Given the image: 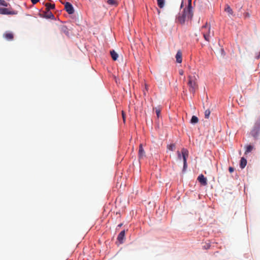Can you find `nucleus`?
Segmentation results:
<instances>
[{"label":"nucleus","mask_w":260,"mask_h":260,"mask_svg":"<svg viewBox=\"0 0 260 260\" xmlns=\"http://www.w3.org/2000/svg\"><path fill=\"white\" fill-rule=\"evenodd\" d=\"M201 31L205 40L209 42L211 35L213 36L214 34L213 31H211V25L206 22V24L202 27Z\"/></svg>","instance_id":"nucleus-1"},{"label":"nucleus","mask_w":260,"mask_h":260,"mask_svg":"<svg viewBox=\"0 0 260 260\" xmlns=\"http://www.w3.org/2000/svg\"><path fill=\"white\" fill-rule=\"evenodd\" d=\"M188 86H189V91L194 93L198 89V86L197 82V79L194 76H188Z\"/></svg>","instance_id":"nucleus-2"},{"label":"nucleus","mask_w":260,"mask_h":260,"mask_svg":"<svg viewBox=\"0 0 260 260\" xmlns=\"http://www.w3.org/2000/svg\"><path fill=\"white\" fill-rule=\"evenodd\" d=\"M183 17L190 19L193 16V12L192 11L191 4L190 2L188 4V7L184 9L183 11Z\"/></svg>","instance_id":"nucleus-3"},{"label":"nucleus","mask_w":260,"mask_h":260,"mask_svg":"<svg viewBox=\"0 0 260 260\" xmlns=\"http://www.w3.org/2000/svg\"><path fill=\"white\" fill-rule=\"evenodd\" d=\"M260 131V122H256L251 132V135L256 139L259 135Z\"/></svg>","instance_id":"nucleus-4"},{"label":"nucleus","mask_w":260,"mask_h":260,"mask_svg":"<svg viewBox=\"0 0 260 260\" xmlns=\"http://www.w3.org/2000/svg\"><path fill=\"white\" fill-rule=\"evenodd\" d=\"M182 156L183 159V170L187 167V158L188 156V151L186 149L183 148L181 150Z\"/></svg>","instance_id":"nucleus-5"},{"label":"nucleus","mask_w":260,"mask_h":260,"mask_svg":"<svg viewBox=\"0 0 260 260\" xmlns=\"http://www.w3.org/2000/svg\"><path fill=\"white\" fill-rule=\"evenodd\" d=\"M0 14L2 15H16L17 12L14 10H10L6 8H0Z\"/></svg>","instance_id":"nucleus-6"},{"label":"nucleus","mask_w":260,"mask_h":260,"mask_svg":"<svg viewBox=\"0 0 260 260\" xmlns=\"http://www.w3.org/2000/svg\"><path fill=\"white\" fill-rule=\"evenodd\" d=\"M64 9L69 14H72L74 13V9L73 6L69 2L65 3Z\"/></svg>","instance_id":"nucleus-7"},{"label":"nucleus","mask_w":260,"mask_h":260,"mask_svg":"<svg viewBox=\"0 0 260 260\" xmlns=\"http://www.w3.org/2000/svg\"><path fill=\"white\" fill-rule=\"evenodd\" d=\"M198 180L203 186L207 185V179L203 174H201L198 177Z\"/></svg>","instance_id":"nucleus-8"},{"label":"nucleus","mask_w":260,"mask_h":260,"mask_svg":"<svg viewBox=\"0 0 260 260\" xmlns=\"http://www.w3.org/2000/svg\"><path fill=\"white\" fill-rule=\"evenodd\" d=\"M125 230L122 231L118 235L117 237V240L118 241L122 243L123 242V240L124 239L125 237Z\"/></svg>","instance_id":"nucleus-9"},{"label":"nucleus","mask_w":260,"mask_h":260,"mask_svg":"<svg viewBox=\"0 0 260 260\" xmlns=\"http://www.w3.org/2000/svg\"><path fill=\"white\" fill-rule=\"evenodd\" d=\"M4 37L9 41H11L13 39L14 36L13 33L7 31L3 35Z\"/></svg>","instance_id":"nucleus-10"},{"label":"nucleus","mask_w":260,"mask_h":260,"mask_svg":"<svg viewBox=\"0 0 260 260\" xmlns=\"http://www.w3.org/2000/svg\"><path fill=\"white\" fill-rule=\"evenodd\" d=\"M224 11L228 13V15L230 17L234 15V12L229 5H225Z\"/></svg>","instance_id":"nucleus-11"},{"label":"nucleus","mask_w":260,"mask_h":260,"mask_svg":"<svg viewBox=\"0 0 260 260\" xmlns=\"http://www.w3.org/2000/svg\"><path fill=\"white\" fill-rule=\"evenodd\" d=\"M43 15L44 17L47 18L54 19V18L53 14L49 10H46L45 12H44Z\"/></svg>","instance_id":"nucleus-12"},{"label":"nucleus","mask_w":260,"mask_h":260,"mask_svg":"<svg viewBox=\"0 0 260 260\" xmlns=\"http://www.w3.org/2000/svg\"><path fill=\"white\" fill-rule=\"evenodd\" d=\"M60 31L61 33H63L67 36L69 35V31L66 26L62 25L60 27Z\"/></svg>","instance_id":"nucleus-13"},{"label":"nucleus","mask_w":260,"mask_h":260,"mask_svg":"<svg viewBox=\"0 0 260 260\" xmlns=\"http://www.w3.org/2000/svg\"><path fill=\"white\" fill-rule=\"evenodd\" d=\"M139 155L140 158H142L145 156V151L143 148V145L142 144L139 145Z\"/></svg>","instance_id":"nucleus-14"},{"label":"nucleus","mask_w":260,"mask_h":260,"mask_svg":"<svg viewBox=\"0 0 260 260\" xmlns=\"http://www.w3.org/2000/svg\"><path fill=\"white\" fill-rule=\"evenodd\" d=\"M176 61L178 63H181L182 62V53L181 51H178L176 55Z\"/></svg>","instance_id":"nucleus-15"},{"label":"nucleus","mask_w":260,"mask_h":260,"mask_svg":"<svg viewBox=\"0 0 260 260\" xmlns=\"http://www.w3.org/2000/svg\"><path fill=\"white\" fill-rule=\"evenodd\" d=\"M247 164V160L244 157H242L240 160V166L241 169H243L245 167Z\"/></svg>","instance_id":"nucleus-16"},{"label":"nucleus","mask_w":260,"mask_h":260,"mask_svg":"<svg viewBox=\"0 0 260 260\" xmlns=\"http://www.w3.org/2000/svg\"><path fill=\"white\" fill-rule=\"evenodd\" d=\"M45 7H46V10H50L51 9H54L55 8V5L51 4L50 3H46L45 4Z\"/></svg>","instance_id":"nucleus-17"},{"label":"nucleus","mask_w":260,"mask_h":260,"mask_svg":"<svg viewBox=\"0 0 260 260\" xmlns=\"http://www.w3.org/2000/svg\"><path fill=\"white\" fill-rule=\"evenodd\" d=\"M110 54L113 60H116L118 57V54L114 50L111 51Z\"/></svg>","instance_id":"nucleus-18"},{"label":"nucleus","mask_w":260,"mask_h":260,"mask_svg":"<svg viewBox=\"0 0 260 260\" xmlns=\"http://www.w3.org/2000/svg\"><path fill=\"white\" fill-rule=\"evenodd\" d=\"M246 150L245 152V154H247V153L250 152L252 149H253V146L252 145H247L246 147Z\"/></svg>","instance_id":"nucleus-19"},{"label":"nucleus","mask_w":260,"mask_h":260,"mask_svg":"<svg viewBox=\"0 0 260 260\" xmlns=\"http://www.w3.org/2000/svg\"><path fill=\"white\" fill-rule=\"evenodd\" d=\"M199 121L198 118L196 116H192L190 120V122L192 124H196Z\"/></svg>","instance_id":"nucleus-20"},{"label":"nucleus","mask_w":260,"mask_h":260,"mask_svg":"<svg viewBox=\"0 0 260 260\" xmlns=\"http://www.w3.org/2000/svg\"><path fill=\"white\" fill-rule=\"evenodd\" d=\"M158 6L160 8H162L165 5V0H157Z\"/></svg>","instance_id":"nucleus-21"},{"label":"nucleus","mask_w":260,"mask_h":260,"mask_svg":"<svg viewBox=\"0 0 260 260\" xmlns=\"http://www.w3.org/2000/svg\"><path fill=\"white\" fill-rule=\"evenodd\" d=\"M175 144H171L170 145H168L167 149L171 151H174L175 149Z\"/></svg>","instance_id":"nucleus-22"},{"label":"nucleus","mask_w":260,"mask_h":260,"mask_svg":"<svg viewBox=\"0 0 260 260\" xmlns=\"http://www.w3.org/2000/svg\"><path fill=\"white\" fill-rule=\"evenodd\" d=\"M0 6L7 7L9 6V4L4 0H0Z\"/></svg>","instance_id":"nucleus-23"},{"label":"nucleus","mask_w":260,"mask_h":260,"mask_svg":"<svg viewBox=\"0 0 260 260\" xmlns=\"http://www.w3.org/2000/svg\"><path fill=\"white\" fill-rule=\"evenodd\" d=\"M107 3L110 5H117L116 1L115 0H108Z\"/></svg>","instance_id":"nucleus-24"},{"label":"nucleus","mask_w":260,"mask_h":260,"mask_svg":"<svg viewBox=\"0 0 260 260\" xmlns=\"http://www.w3.org/2000/svg\"><path fill=\"white\" fill-rule=\"evenodd\" d=\"M210 111L209 110H206L205 112V117L206 118H209L210 115Z\"/></svg>","instance_id":"nucleus-25"},{"label":"nucleus","mask_w":260,"mask_h":260,"mask_svg":"<svg viewBox=\"0 0 260 260\" xmlns=\"http://www.w3.org/2000/svg\"><path fill=\"white\" fill-rule=\"evenodd\" d=\"M186 18L185 17H183V15H182V16L179 17L178 18V20L181 23H183L185 21V19Z\"/></svg>","instance_id":"nucleus-26"},{"label":"nucleus","mask_w":260,"mask_h":260,"mask_svg":"<svg viewBox=\"0 0 260 260\" xmlns=\"http://www.w3.org/2000/svg\"><path fill=\"white\" fill-rule=\"evenodd\" d=\"M160 109L159 108H156L155 112L157 115V117H159V115L160 114Z\"/></svg>","instance_id":"nucleus-27"},{"label":"nucleus","mask_w":260,"mask_h":260,"mask_svg":"<svg viewBox=\"0 0 260 260\" xmlns=\"http://www.w3.org/2000/svg\"><path fill=\"white\" fill-rule=\"evenodd\" d=\"M177 153L178 155V158L181 159L182 154H181L180 152L179 151L177 152Z\"/></svg>","instance_id":"nucleus-28"},{"label":"nucleus","mask_w":260,"mask_h":260,"mask_svg":"<svg viewBox=\"0 0 260 260\" xmlns=\"http://www.w3.org/2000/svg\"><path fill=\"white\" fill-rule=\"evenodd\" d=\"M39 2V0H31V2L33 4H37Z\"/></svg>","instance_id":"nucleus-29"},{"label":"nucleus","mask_w":260,"mask_h":260,"mask_svg":"<svg viewBox=\"0 0 260 260\" xmlns=\"http://www.w3.org/2000/svg\"><path fill=\"white\" fill-rule=\"evenodd\" d=\"M244 17H245V18L249 17H250V14H249V13H247V12L245 13L244 14Z\"/></svg>","instance_id":"nucleus-30"},{"label":"nucleus","mask_w":260,"mask_h":260,"mask_svg":"<svg viewBox=\"0 0 260 260\" xmlns=\"http://www.w3.org/2000/svg\"><path fill=\"white\" fill-rule=\"evenodd\" d=\"M229 170L230 173H232L234 172V169L233 167H230Z\"/></svg>","instance_id":"nucleus-31"},{"label":"nucleus","mask_w":260,"mask_h":260,"mask_svg":"<svg viewBox=\"0 0 260 260\" xmlns=\"http://www.w3.org/2000/svg\"><path fill=\"white\" fill-rule=\"evenodd\" d=\"M122 118H123V121L124 122L125 120V115L124 114V112L122 111Z\"/></svg>","instance_id":"nucleus-32"},{"label":"nucleus","mask_w":260,"mask_h":260,"mask_svg":"<svg viewBox=\"0 0 260 260\" xmlns=\"http://www.w3.org/2000/svg\"><path fill=\"white\" fill-rule=\"evenodd\" d=\"M179 73L180 75H183V72L182 70H181L179 71Z\"/></svg>","instance_id":"nucleus-33"},{"label":"nucleus","mask_w":260,"mask_h":260,"mask_svg":"<svg viewBox=\"0 0 260 260\" xmlns=\"http://www.w3.org/2000/svg\"><path fill=\"white\" fill-rule=\"evenodd\" d=\"M121 225H122V224H120L118 225V226H121Z\"/></svg>","instance_id":"nucleus-34"}]
</instances>
